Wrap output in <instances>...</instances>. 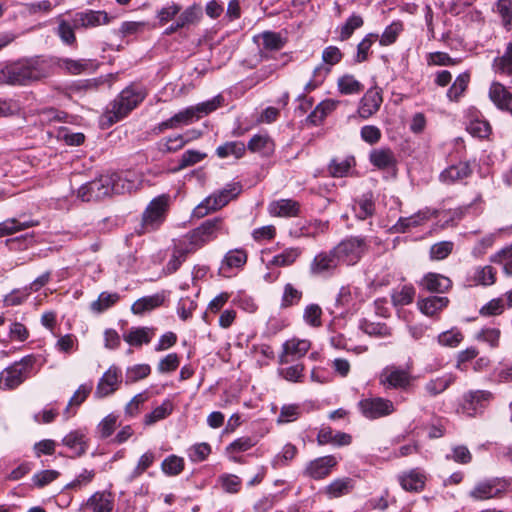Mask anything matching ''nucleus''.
I'll list each match as a JSON object with an SVG mask.
<instances>
[{"label": "nucleus", "mask_w": 512, "mask_h": 512, "mask_svg": "<svg viewBox=\"0 0 512 512\" xmlns=\"http://www.w3.org/2000/svg\"><path fill=\"white\" fill-rule=\"evenodd\" d=\"M453 246L451 241L438 242L430 248V256L434 260H443L452 252Z\"/></svg>", "instance_id": "obj_62"}, {"label": "nucleus", "mask_w": 512, "mask_h": 512, "mask_svg": "<svg viewBox=\"0 0 512 512\" xmlns=\"http://www.w3.org/2000/svg\"><path fill=\"white\" fill-rule=\"evenodd\" d=\"M194 252L195 251L191 249L184 239L180 240L179 243L175 245L172 257L167 263L168 272H175L186 260L187 255Z\"/></svg>", "instance_id": "obj_32"}, {"label": "nucleus", "mask_w": 512, "mask_h": 512, "mask_svg": "<svg viewBox=\"0 0 512 512\" xmlns=\"http://www.w3.org/2000/svg\"><path fill=\"white\" fill-rule=\"evenodd\" d=\"M367 249L368 246L365 238L349 237L337 244L334 247V252L339 263L351 266L361 260Z\"/></svg>", "instance_id": "obj_7"}, {"label": "nucleus", "mask_w": 512, "mask_h": 512, "mask_svg": "<svg viewBox=\"0 0 512 512\" xmlns=\"http://www.w3.org/2000/svg\"><path fill=\"white\" fill-rule=\"evenodd\" d=\"M107 176L110 177L112 182L109 185L111 186V194L130 193L137 189L138 183L135 179H132L133 175L129 172L123 174L112 173Z\"/></svg>", "instance_id": "obj_23"}, {"label": "nucleus", "mask_w": 512, "mask_h": 512, "mask_svg": "<svg viewBox=\"0 0 512 512\" xmlns=\"http://www.w3.org/2000/svg\"><path fill=\"white\" fill-rule=\"evenodd\" d=\"M338 89L342 94L349 95L359 93L363 86L354 76L344 75L338 80Z\"/></svg>", "instance_id": "obj_52"}, {"label": "nucleus", "mask_w": 512, "mask_h": 512, "mask_svg": "<svg viewBox=\"0 0 512 512\" xmlns=\"http://www.w3.org/2000/svg\"><path fill=\"white\" fill-rule=\"evenodd\" d=\"M412 380L408 371L397 367H386L380 376V382L390 388L407 389Z\"/></svg>", "instance_id": "obj_15"}, {"label": "nucleus", "mask_w": 512, "mask_h": 512, "mask_svg": "<svg viewBox=\"0 0 512 512\" xmlns=\"http://www.w3.org/2000/svg\"><path fill=\"white\" fill-rule=\"evenodd\" d=\"M467 131L474 137L486 138L491 132V127L487 121L475 119L470 121Z\"/></svg>", "instance_id": "obj_60"}, {"label": "nucleus", "mask_w": 512, "mask_h": 512, "mask_svg": "<svg viewBox=\"0 0 512 512\" xmlns=\"http://www.w3.org/2000/svg\"><path fill=\"white\" fill-rule=\"evenodd\" d=\"M353 487L354 481L351 478L346 477L334 480L327 486L326 491L330 497L338 498L348 494Z\"/></svg>", "instance_id": "obj_41"}, {"label": "nucleus", "mask_w": 512, "mask_h": 512, "mask_svg": "<svg viewBox=\"0 0 512 512\" xmlns=\"http://www.w3.org/2000/svg\"><path fill=\"white\" fill-rule=\"evenodd\" d=\"M379 35L377 33H368L357 45V53L355 56V62L362 63L369 57V50L372 45L378 40Z\"/></svg>", "instance_id": "obj_47"}, {"label": "nucleus", "mask_w": 512, "mask_h": 512, "mask_svg": "<svg viewBox=\"0 0 512 512\" xmlns=\"http://www.w3.org/2000/svg\"><path fill=\"white\" fill-rule=\"evenodd\" d=\"M122 381L121 370L116 366H111L100 378L96 390L95 397L104 398L113 394Z\"/></svg>", "instance_id": "obj_14"}, {"label": "nucleus", "mask_w": 512, "mask_h": 512, "mask_svg": "<svg viewBox=\"0 0 512 512\" xmlns=\"http://www.w3.org/2000/svg\"><path fill=\"white\" fill-rule=\"evenodd\" d=\"M469 83V74H460L447 91V96L452 101H457L464 91L466 90Z\"/></svg>", "instance_id": "obj_53"}, {"label": "nucleus", "mask_w": 512, "mask_h": 512, "mask_svg": "<svg viewBox=\"0 0 512 512\" xmlns=\"http://www.w3.org/2000/svg\"><path fill=\"white\" fill-rule=\"evenodd\" d=\"M62 443L74 451L76 456L83 455L87 450V442L85 439V435L81 431H72L67 434Z\"/></svg>", "instance_id": "obj_34"}, {"label": "nucleus", "mask_w": 512, "mask_h": 512, "mask_svg": "<svg viewBox=\"0 0 512 512\" xmlns=\"http://www.w3.org/2000/svg\"><path fill=\"white\" fill-rule=\"evenodd\" d=\"M382 95L379 91L369 89L361 99L358 113L360 117L367 119L375 114L382 103Z\"/></svg>", "instance_id": "obj_21"}, {"label": "nucleus", "mask_w": 512, "mask_h": 512, "mask_svg": "<svg viewBox=\"0 0 512 512\" xmlns=\"http://www.w3.org/2000/svg\"><path fill=\"white\" fill-rule=\"evenodd\" d=\"M364 25V19L361 15L353 13L344 24H342L337 32L339 33L338 39L340 41L348 40L354 33L355 30L361 28Z\"/></svg>", "instance_id": "obj_35"}, {"label": "nucleus", "mask_w": 512, "mask_h": 512, "mask_svg": "<svg viewBox=\"0 0 512 512\" xmlns=\"http://www.w3.org/2000/svg\"><path fill=\"white\" fill-rule=\"evenodd\" d=\"M220 104L221 97L217 96L195 106H189L179 111L169 119L159 123L157 129L159 132H164L167 129H178L181 126L192 124L202 116L215 111Z\"/></svg>", "instance_id": "obj_2"}, {"label": "nucleus", "mask_w": 512, "mask_h": 512, "mask_svg": "<svg viewBox=\"0 0 512 512\" xmlns=\"http://www.w3.org/2000/svg\"><path fill=\"white\" fill-rule=\"evenodd\" d=\"M339 264L333 248L315 255L310 263L309 271L313 276L327 277L334 274Z\"/></svg>", "instance_id": "obj_12"}, {"label": "nucleus", "mask_w": 512, "mask_h": 512, "mask_svg": "<svg viewBox=\"0 0 512 512\" xmlns=\"http://www.w3.org/2000/svg\"><path fill=\"white\" fill-rule=\"evenodd\" d=\"M302 254V250L297 247H291L283 250L281 253L273 256L270 264L277 267H287L292 265Z\"/></svg>", "instance_id": "obj_38"}, {"label": "nucleus", "mask_w": 512, "mask_h": 512, "mask_svg": "<svg viewBox=\"0 0 512 512\" xmlns=\"http://www.w3.org/2000/svg\"><path fill=\"white\" fill-rule=\"evenodd\" d=\"M173 411V404L170 400H165L162 404L156 407L152 412L146 414L143 419V423L146 426H151L167 418Z\"/></svg>", "instance_id": "obj_37"}, {"label": "nucleus", "mask_w": 512, "mask_h": 512, "mask_svg": "<svg viewBox=\"0 0 512 512\" xmlns=\"http://www.w3.org/2000/svg\"><path fill=\"white\" fill-rule=\"evenodd\" d=\"M426 477L418 469H412L399 476L401 487L406 491L419 492L424 488Z\"/></svg>", "instance_id": "obj_27"}, {"label": "nucleus", "mask_w": 512, "mask_h": 512, "mask_svg": "<svg viewBox=\"0 0 512 512\" xmlns=\"http://www.w3.org/2000/svg\"><path fill=\"white\" fill-rule=\"evenodd\" d=\"M304 366L302 364H296L287 368L278 370V373L285 380L293 383L302 382L304 378Z\"/></svg>", "instance_id": "obj_58"}, {"label": "nucleus", "mask_w": 512, "mask_h": 512, "mask_svg": "<svg viewBox=\"0 0 512 512\" xmlns=\"http://www.w3.org/2000/svg\"><path fill=\"white\" fill-rule=\"evenodd\" d=\"M37 225L34 221L20 222L15 218L7 219L0 223V238L6 235H11L21 230Z\"/></svg>", "instance_id": "obj_44"}, {"label": "nucleus", "mask_w": 512, "mask_h": 512, "mask_svg": "<svg viewBox=\"0 0 512 512\" xmlns=\"http://www.w3.org/2000/svg\"><path fill=\"white\" fill-rule=\"evenodd\" d=\"M112 184L110 177L102 175L99 178L83 184L77 191V197L82 201L102 199L111 195Z\"/></svg>", "instance_id": "obj_10"}, {"label": "nucleus", "mask_w": 512, "mask_h": 512, "mask_svg": "<svg viewBox=\"0 0 512 512\" xmlns=\"http://www.w3.org/2000/svg\"><path fill=\"white\" fill-rule=\"evenodd\" d=\"M338 102L332 99H328L320 102L315 109L308 116V120L317 125L333 110L336 109Z\"/></svg>", "instance_id": "obj_40"}, {"label": "nucleus", "mask_w": 512, "mask_h": 512, "mask_svg": "<svg viewBox=\"0 0 512 512\" xmlns=\"http://www.w3.org/2000/svg\"><path fill=\"white\" fill-rule=\"evenodd\" d=\"M220 234H228V229L220 217L207 219L200 226L189 232L183 239L197 251L207 243L215 240Z\"/></svg>", "instance_id": "obj_3"}, {"label": "nucleus", "mask_w": 512, "mask_h": 512, "mask_svg": "<svg viewBox=\"0 0 512 512\" xmlns=\"http://www.w3.org/2000/svg\"><path fill=\"white\" fill-rule=\"evenodd\" d=\"M119 298V294L116 292L110 293L103 291L98 296V299L91 303L90 308L93 312L102 313L112 307L119 300Z\"/></svg>", "instance_id": "obj_43"}, {"label": "nucleus", "mask_w": 512, "mask_h": 512, "mask_svg": "<svg viewBox=\"0 0 512 512\" xmlns=\"http://www.w3.org/2000/svg\"><path fill=\"white\" fill-rule=\"evenodd\" d=\"M246 151V146L241 141H231L220 145L216 149V154L219 158H227L233 156L236 159L241 158Z\"/></svg>", "instance_id": "obj_39"}, {"label": "nucleus", "mask_w": 512, "mask_h": 512, "mask_svg": "<svg viewBox=\"0 0 512 512\" xmlns=\"http://www.w3.org/2000/svg\"><path fill=\"white\" fill-rule=\"evenodd\" d=\"M300 412L301 408L298 404L284 405L277 418V423L282 424L295 421L300 416Z\"/></svg>", "instance_id": "obj_61"}, {"label": "nucleus", "mask_w": 512, "mask_h": 512, "mask_svg": "<svg viewBox=\"0 0 512 512\" xmlns=\"http://www.w3.org/2000/svg\"><path fill=\"white\" fill-rule=\"evenodd\" d=\"M154 334L155 329L151 327H132L123 334V340L130 346L139 347L150 343Z\"/></svg>", "instance_id": "obj_22"}, {"label": "nucleus", "mask_w": 512, "mask_h": 512, "mask_svg": "<svg viewBox=\"0 0 512 512\" xmlns=\"http://www.w3.org/2000/svg\"><path fill=\"white\" fill-rule=\"evenodd\" d=\"M317 441L320 445L333 444L336 446H346L351 443L352 437L347 433L334 432L330 427H324L319 431Z\"/></svg>", "instance_id": "obj_28"}, {"label": "nucleus", "mask_w": 512, "mask_h": 512, "mask_svg": "<svg viewBox=\"0 0 512 512\" xmlns=\"http://www.w3.org/2000/svg\"><path fill=\"white\" fill-rule=\"evenodd\" d=\"M453 382L454 377L452 375H443L428 381L425 384V390L430 396H437L444 392Z\"/></svg>", "instance_id": "obj_42"}, {"label": "nucleus", "mask_w": 512, "mask_h": 512, "mask_svg": "<svg viewBox=\"0 0 512 512\" xmlns=\"http://www.w3.org/2000/svg\"><path fill=\"white\" fill-rule=\"evenodd\" d=\"M77 29L76 26H74V15L71 17V20H65L60 19L58 23L57 28V34L60 37V39L68 44L71 45L76 41L74 30Z\"/></svg>", "instance_id": "obj_45"}, {"label": "nucleus", "mask_w": 512, "mask_h": 512, "mask_svg": "<svg viewBox=\"0 0 512 512\" xmlns=\"http://www.w3.org/2000/svg\"><path fill=\"white\" fill-rule=\"evenodd\" d=\"M162 471L169 476H176L184 469V460L176 455H170L161 464Z\"/></svg>", "instance_id": "obj_54"}, {"label": "nucleus", "mask_w": 512, "mask_h": 512, "mask_svg": "<svg viewBox=\"0 0 512 512\" xmlns=\"http://www.w3.org/2000/svg\"><path fill=\"white\" fill-rule=\"evenodd\" d=\"M507 483L500 478H489L477 482L469 491V497L475 501L500 498L506 491Z\"/></svg>", "instance_id": "obj_9"}, {"label": "nucleus", "mask_w": 512, "mask_h": 512, "mask_svg": "<svg viewBox=\"0 0 512 512\" xmlns=\"http://www.w3.org/2000/svg\"><path fill=\"white\" fill-rule=\"evenodd\" d=\"M145 98V93L134 86H128L111 103L109 113L111 122H117L128 115Z\"/></svg>", "instance_id": "obj_6"}, {"label": "nucleus", "mask_w": 512, "mask_h": 512, "mask_svg": "<svg viewBox=\"0 0 512 512\" xmlns=\"http://www.w3.org/2000/svg\"><path fill=\"white\" fill-rule=\"evenodd\" d=\"M300 205L292 199H281L269 205V212L273 216L294 217L299 213Z\"/></svg>", "instance_id": "obj_29"}, {"label": "nucleus", "mask_w": 512, "mask_h": 512, "mask_svg": "<svg viewBox=\"0 0 512 512\" xmlns=\"http://www.w3.org/2000/svg\"><path fill=\"white\" fill-rule=\"evenodd\" d=\"M421 285L423 288H451L453 282L442 274L428 273L424 276Z\"/></svg>", "instance_id": "obj_49"}, {"label": "nucleus", "mask_w": 512, "mask_h": 512, "mask_svg": "<svg viewBox=\"0 0 512 512\" xmlns=\"http://www.w3.org/2000/svg\"><path fill=\"white\" fill-rule=\"evenodd\" d=\"M111 17L105 11L86 10L74 14L76 28H95L108 24Z\"/></svg>", "instance_id": "obj_16"}, {"label": "nucleus", "mask_w": 512, "mask_h": 512, "mask_svg": "<svg viewBox=\"0 0 512 512\" xmlns=\"http://www.w3.org/2000/svg\"><path fill=\"white\" fill-rule=\"evenodd\" d=\"M493 67L497 73L512 74V43H508L504 54L494 60Z\"/></svg>", "instance_id": "obj_50"}, {"label": "nucleus", "mask_w": 512, "mask_h": 512, "mask_svg": "<svg viewBox=\"0 0 512 512\" xmlns=\"http://www.w3.org/2000/svg\"><path fill=\"white\" fill-rule=\"evenodd\" d=\"M165 300L163 293H155L150 296H144L136 300L131 306V311L135 315H144L147 312L161 306Z\"/></svg>", "instance_id": "obj_26"}, {"label": "nucleus", "mask_w": 512, "mask_h": 512, "mask_svg": "<svg viewBox=\"0 0 512 512\" xmlns=\"http://www.w3.org/2000/svg\"><path fill=\"white\" fill-rule=\"evenodd\" d=\"M354 165L353 158L333 159L329 165V173L333 177H344Z\"/></svg>", "instance_id": "obj_55"}, {"label": "nucleus", "mask_w": 512, "mask_h": 512, "mask_svg": "<svg viewBox=\"0 0 512 512\" xmlns=\"http://www.w3.org/2000/svg\"><path fill=\"white\" fill-rule=\"evenodd\" d=\"M44 62L30 59L11 63L0 70V85L25 86L47 77Z\"/></svg>", "instance_id": "obj_1"}, {"label": "nucleus", "mask_w": 512, "mask_h": 512, "mask_svg": "<svg viewBox=\"0 0 512 512\" xmlns=\"http://www.w3.org/2000/svg\"><path fill=\"white\" fill-rule=\"evenodd\" d=\"M437 211H430L429 209H425L422 211H418L412 216L409 217H401L397 221V223L393 226V230L398 233H405L412 227H417L422 225L424 222L429 220L432 216H435Z\"/></svg>", "instance_id": "obj_20"}, {"label": "nucleus", "mask_w": 512, "mask_h": 512, "mask_svg": "<svg viewBox=\"0 0 512 512\" xmlns=\"http://www.w3.org/2000/svg\"><path fill=\"white\" fill-rule=\"evenodd\" d=\"M359 410L368 419H377L388 416L394 412V404L391 400L381 397H370L359 401Z\"/></svg>", "instance_id": "obj_11"}, {"label": "nucleus", "mask_w": 512, "mask_h": 512, "mask_svg": "<svg viewBox=\"0 0 512 512\" xmlns=\"http://www.w3.org/2000/svg\"><path fill=\"white\" fill-rule=\"evenodd\" d=\"M310 348V342L307 340L291 339L283 344V352L279 356L280 364H288L296 359L303 357Z\"/></svg>", "instance_id": "obj_18"}, {"label": "nucleus", "mask_w": 512, "mask_h": 512, "mask_svg": "<svg viewBox=\"0 0 512 512\" xmlns=\"http://www.w3.org/2000/svg\"><path fill=\"white\" fill-rule=\"evenodd\" d=\"M489 98L501 110L512 114V93L502 84L494 82L489 89Z\"/></svg>", "instance_id": "obj_24"}, {"label": "nucleus", "mask_w": 512, "mask_h": 512, "mask_svg": "<svg viewBox=\"0 0 512 512\" xmlns=\"http://www.w3.org/2000/svg\"><path fill=\"white\" fill-rule=\"evenodd\" d=\"M151 372L148 364H137L128 367L125 374V383L132 384L146 378Z\"/></svg>", "instance_id": "obj_51"}, {"label": "nucleus", "mask_w": 512, "mask_h": 512, "mask_svg": "<svg viewBox=\"0 0 512 512\" xmlns=\"http://www.w3.org/2000/svg\"><path fill=\"white\" fill-rule=\"evenodd\" d=\"M261 38L263 40V46L264 48L268 50H279L281 49L285 41L280 36L279 33L266 31L261 34Z\"/></svg>", "instance_id": "obj_64"}, {"label": "nucleus", "mask_w": 512, "mask_h": 512, "mask_svg": "<svg viewBox=\"0 0 512 512\" xmlns=\"http://www.w3.org/2000/svg\"><path fill=\"white\" fill-rule=\"evenodd\" d=\"M336 465L337 459L332 455L319 457L307 465L305 474L315 480L323 479L330 474L332 468Z\"/></svg>", "instance_id": "obj_19"}, {"label": "nucleus", "mask_w": 512, "mask_h": 512, "mask_svg": "<svg viewBox=\"0 0 512 512\" xmlns=\"http://www.w3.org/2000/svg\"><path fill=\"white\" fill-rule=\"evenodd\" d=\"M196 17L195 10L193 8H187L180 14L176 22L165 30V34L170 35L180 28L193 23L196 20Z\"/></svg>", "instance_id": "obj_57"}, {"label": "nucleus", "mask_w": 512, "mask_h": 512, "mask_svg": "<svg viewBox=\"0 0 512 512\" xmlns=\"http://www.w3.org/2000/svg\"><path fill=\"white\" fill-rule=\"evenodd\" d=\"M505 308V299L495 298L489 301L487 304L481 307L480 314L483 316H496L503 313Z\"/></svg>", "instance_id": "obj_63"}, {"label": "nucleus", "mask_w": 512, "mask_h": 512, "mask_svg": "<svg viewBox=\"0 0 512 512\" xmlns=\"http://www.w3.org/2000/svg\"><path fill=\"white\" fill-rule=\"evenodd\" d=\"M186 144L185 135L177 134L164 138L159 143V149L163 153H173L181 150Z\"/></svg>", "instance_id": "obj_48"}, {"label": "nucleus", "mask_w": 512, "mask_h": 512, "mask_svg": "<svg viewBox=\"0 0 512 512\" xmlns=\"http://www.w3.org/2000/svg\"><path fill=\"white\" fill-rule=\"evenodd\" d=\"M402 29L403 26L400 22H393L388 25L382 35L378 38L380 45L389 46L393 44L397 40Z\"/></svg>", "instance_id": "obj_56"}, {"label": "nucleus", "mask_w": 512, "mask_h": 512, "mask_svg": "<svg viewBox=\"0 0 512 512\" xmlns=\"http://www.w3.org/2000/svg\"><path fill=\"white\" fill-rule=\"evenodd\" d=\"M240 192L241 185L239 183L227 184L222 190L206 197L197 205L193 210V216L199 219L205 217L212 211L221 209L231 200L235 199Z\"/></svg>", "instance_id": "obj_5"}, {"label": "nucleus", "mask_w": 512, "mask_h": 512, "mask_svg": "<svg viewBox=\"0 0 512 512\" xmlns=\"http://www.w3.org/2000/svg\"><path fill=\"white\" fill-rule=\"evenodd\" d=\"M472 170L467 162H459L447 167L440 174V180L445 184H453L470 176Z\"/></svg>", "instance_id": "obj_25"}, {"label": "nucleus", "mask_w": 512, "mask_h": 512, "mask_svg": "<svg viewBox=\"0 0 512 512\" xmlns=\"http://www.w3.org/2000/svg\"><path fill=\"white\" fill-rule=\"evenodd\" d=\"M496 269L490 265L475 269L473 279L477 285L490 286L495 284Z\"/></svg>", "instance_id": "obj_46"}, {"label": "nucleus", "mask_w": 512, "mask_h": 512, "mask_svg": "<svg viewBox=\"0 0 512 512\" xmlns=\"http://www.w3.org/2000/svg\"><path fill=\"white\" fill-rule=\"evenodd\" d=\"M246 261H247V254L244 250H242V249L230 250L226 253V255L222 261L220 271L223 275H226V272L229 269L241 268L245 265Z\"/></svg>", "instance_id": "obj_31"}, {"label": "nucleus", "mask_w": 512, "mask_h": 512, "mask_svg": "<svg viewBox=\"0 0 512 512\" xmlns=\"http://www.w3.org/2000/svg\"><path fill=\"white\" fill-rule=\"evenodd\" d=\"M492 397V393L486 390L469 391L463 396L461 408L467 415L474 416L482 412Z\"/></svg>", "instance_id": "obj_13"}, {"label": "nucleus", "mask_w": 512, "mask_h": 512, "mask_svg": "<svg viewBox=\"0 0 512 512\" xmlns=\"http://www.w3.org/2000/svg\"><path fill=\"white\" fill-rule=\"evenodd\" d=\"M371 164L378 169H389L396 164V158L390 148L373 149L369 154Z\"/></svg>", "instance_id": "obj_30"}, {"label": "nucleus", "mask_w": 512, "mask_h": 512, "mask_svg": "<svg viewBox=\"0 0 512 512\" xmlns=\"http://www.w3.org/2000/svg\"><path fill=\"white\" fill-rule=\"evenodd\" d=\"M36 357L27 355L5 368L0 373V388L12 390L20 386L26 379L31 377Z\"/></svg>", "instance_id": "obj_4"}, {"label": "nucleus", "mask_w": 512, "mask_h": 512, "mask_svg": "<svg viewBox=\"0 0 512 512\" xmlns=\"http://www.w3.org/2000/svg\"><path fill=\"white\" fill-rule=\"evenodd\" d=\"M114 496L108 491H97L82 505L81 509L90 512H112Z\"/></svg>", "instance_id": "obj_17"}, {"label": "nucleus", "mask_w": 512, "mask_h": 512, "mask_svg": "<svg viewBox=\"0 0 512 512\" xmlns=\"http://www.w3.org/2000/svg\"><path fill=\"white\" fill-rule=\"evenodd\" d=\"M168 205L169 197L166 195H161L149 203L142 217L143 232L156 230L164 222Z\"/></svg>", "instance_id": "obj_8"}, {"label": "nucleus", "mask_w": 512, "mask_h": 512, "mask_svg": "<svg viewBox=\"0 0 512 512\" xmlns=\"http://www.w3.org/2000/svg\"><path fill=\"white\" fill-rule=\"evenodd\" d=\"M355 214L360 220H365L371 217L375 212V205L371 198L364 196L361 198L354 207Z\"/></svg>", "instance_id": "obj_59"}, {"label": "nucleus", "mask_w": 512, "mask_h": 512, "mask_svg": "<svg viewBox=\"0 0 512 512\" xmlns=\"http://www.w3.org/2000/svg\"><path fill=\"white\" fill-rule=\"evenodd\" d=\"M448 298L442 296H429L418 301V307L421 312L427 316H433L439 310L446 307Z\"/></svg>", "instance_id": "obj_33"}, {"label": "nucleus", "mask_w": 512, "mask_h": 512, "mask_svg": "<svg viewBox=\"0 0 512 512\" xmlns=\"http://www.w3.org/2000/svg\"><path fill=\"white\" fill-rule=\"evenodd\" d=\"M247 148L251 152H258L268 155L274 150L272 139L266 134L254 135L248 142Z\"/></svg>", "instance_id": "obj_36"}]
</instances>
